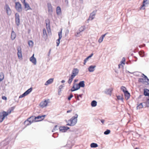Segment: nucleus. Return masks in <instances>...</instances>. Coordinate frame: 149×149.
Returning <instances> with one entry per match:
<instances>
[{
  "instance_id": "18",
  "label": "nucleus",
  "mask_w": 149,
  "mask_h": 149,
  "mask_svg": "<svg viewBox=\"0 0 149 149\" xmlns=\"http://www.w3.org/2000/svg\"><path fill=\"white\" fill-rule=\"evenodd\" d=\"M30 61L33 63L34 64H36V58L34 57V54H33L32 56L30 58Z\"/></svg>"
},
{
  "instance_id": "53",
  "label": "nucleus",
  "mask_w": 149,
  "mask_h": 149,
  "mask_svg": "<svg viewBox=\"0 0 149 149\" xmlns=\"http://www.w3.org/2000/svg\"><path fill=\"white\" fill-rule=\"evenodd\" d=\"M69 31L68 29H67L65 31V36H66L68 35L69 33Z\"/></svg>"
},
{
  "instance_id": "42",
  "label": "nucleus",
  "mask_w": 149,
  "mask_h": 149,
  "mask_svg": "<svg viewBox=\"0 0 149 149\" xmlns=\"http://www.w3.org/2000/svg\"><path fill=\"white\" fill-rule=\"evenodd\" d=\"M142 77L146 79H147V81H148V82H149V79L147 77L144 75L143 74H142Z\"/></svg>"
},
{
  "instance_id": "11",
  "label": "nucleus",
  "mask_w": 149,
  "mask_h": 149,
  "mask_svg": "<svg viewBox=\"0 0 149 149\" xmlns=\"http://www.w3.org/2000/svg\"><path fill=\"white\" fill-rule=\"evenodd\" d=\"M47 7L48 8V11L50 15H52L53 12L52 7L51 4L49 3H47Z\"/></svg>"
},
{
  "instance_id": "46",
  "label": "nucleus",
  "mask_w": 149,
  "mask_h": 149,
  "mask_svg": "<svg viewBox=\"0 0 149 149\" xmlns=\"http://www.w3.org/2000/svg\"><path fill=\"white\" fill-rule=\"evenodd\" d=\"M17 54L19 58H22V52L17 53Z\"/></svg>"
},
{
  "instance_id": "43",
  "label": "nucleus",
  "mask_w": 149,
  "mask_h": 149,
  "mask_svg": "<svg viewBox=\"0 0 149 149\" xmlns=\"http://www.w3.org/2000/svg\"><path fill=\"white\" fill-rule=\"evenodd\" d=\"M93 53L91 54L89 56H88L85 59V60L86 61H87L88 60L89 58L92 57V56L93 55Z\"/></svg>"
},
{
  "instance_id": "9",
  "label": "nucleus",
  "mask_w": 149,
  "mask_h": 149,
  "mask_svg": "<svg viewBox=\"0 0 149 149\" xmlns=\"http://www.w3.org/2000/svg\"><path fill=\"white\" fill-rule=\"evenodd\" d=\"M138 82H141L147 85H149L148 81H147V79L143 78H140L139 79Z\"/></svg>"
},
{
  "instance_id": "59",
  "label": "nucleus",
  "mask_w": 149,
  "mask_h": 149,
  "mask_svg": "<svg viewBox=\"0 0 149 149\" xmlns=\"http://www.w3.org/2000/svg\"><path fill=\"white\" fill-rule=\"evenodd\" d=\"M107 34V33H106L105 34H103V35H102L101 36V37L103 38H104V37L105 36H106V35Z\"/></svg>"
},
{
  "instance_id": "26",
  "label": "nucleus",
  "mask_w": 149,
  "mask_h": 149,
  "mask_svg": "<svg viewBox=\"0 0 149 149\" xmlns=\"http://www.w3.org/2000/svg\"><path fill=\"white\" fill-rule=\"evenodd\" d=\"M95 14L94 11L91 13L89 17V19H91V20H93L94 18Z\"/></svg>"
},
{
  "instance_id": "31",
  "label": "nucleus",
  "mask_w": 149,
  "mask_h": 149,
  "mask_svg": "<svg viewBox=\"0 0 149 149\" xmlns=\"http://www.w3.org/2000/svg\"><path fill=\"white\" fill-rule=\"evenodd\" d=\"M90 146L91 148H95L98 147V145L96 143H93L91 144Z\"/></svg>"
},
{
  "instance_id": "10",
  "label": "nucleus",
  "mask_w": 149,
  "mask_h": 149,
  "mask_svg": "<svg viewBox=\"0 0 149 149\" xmlns=\"http://www.w3.org/2000/svg\"><path fill=\"white\" fill-rule=\"evenodd\" d=\"M46 115H43L42 116H38L35 118L36 120V122L38 121H40L44 119L45 117L46 116Z\"/></svg>"
},
{
  "instance_id": "56",
  "label": "nucleus",
  "mask_w": 149,
  "mask_h": 149,
  "mask_svg": "<svg viewBox=\"0 0 149 149\" xmlns=\"http://www.w3.org/2000/svg\"><path fill=\"white\" fill-rule=\"evenodd\" d=\"M64 86L63 85H61L59 87V89H60V91H61V89Z\"/></svg>"
},
{
  "instance_id": "28",
  "label": "nucleus",
  "mask_w": 149,
  "mask_h": 149,
  "mask_svg": "<svg viewBox=\"0 0 149 149\" xmlns=\"http://www.w3.org/2000/svg\"><path fill=\"white\" fill-rule=\"evenodd\" d=\"M136 107L137 109H140L143 108V103H141L139 104H137Z\"/></svg>"
},
{
  "instance_id": "17",
  "label": "nucleus",
  "mask_w": 149,
  "mask_h": 149,
  "mask_svg": "<svg viewBox=\"0 0 149 149\" xmlns=\"http://www.w3.org/2000/svg\"><path fill=\"white\" fill-rule=\"evenodd\" d=\"M16 34L15 32L14 31L13 28H12L10 37L12 40H14L16 38Z\"/></svg>"
},
{
  "instance_id": "14",
  "label": "nucleus",
  "mask_w": 149,
  "mask_h": 149,
  "mask_svg": "<svg viewBox=\"0 0 149 149\" xmlns=\"http://www.w3.org/2000/svg\"><path fill=\"white\" fill-rule=\"evenodd\" d=\"M70 129L69 127L67 126H61L59 128V131L62 132H64Z\"/></svg>"
},
{
  "instance_id": "33",
  "label": "nucleus",
  "mask_w": 149,
  "mask_h": 149,
  "mask_svg": "<svg viewBox=\"0 0 149 149\" xmlns=\"http://www.w3.org/2000/svg\"><path fill=\"white\" fill-rule=\"evenodd\" d=\"M74 78V77L71 75V76L69 77V79L68 81V83L69 84H71L72 81L73 80V79Z\"/></svg>"
},
{
  "instance_id": "50",
  "label": "nucleus",
  "mask_w": 149,
  "mask_h": 149,
  "mask_svg": "<svg viewBox=\"0 0 149 149\" xmlns=\"http://www.w3.org/2000/svg\"><path fill=\"white\" fill-rule=\"evenodd\" d=\"M43 33L44 35H47L46 30L45 29H43Z\"/></svg>"
},
{
  "instance_id": "49",
  "label": "nucleus",
  "mask_w": 149,
  "mask_h": 149,
  "mask_svg": "<svg viewBox=\"0 0 149 149\" xmlns=\"http://www.w3.org/2000/svg\"><path fill=\"white\" fill-rule=\"evenodd\" d=\"M103 38L101 36L100 38L98 40V42L99 43H101L103 41Z\"/></svg>"
},
{
  "instance_id": "48",
  "label": "nucleus",
  "mask_w": 149,
  "mask_h": 149,
  "mask_svg": "<svg viewBox=\"0 0 149 149\" xmlns=\"http://www.w3.org/2000/svg\"><path fill=\"white\" fill-rule=\"evenodd\" d=\"M74 96L75 97V98L77 99V100H79V97L78 96V94H75Z\"/></svg>"
},
{
  "instance_id": "55",
  "label": "nucleus",
  "mask_w": 149,
  "mask_h": 149,
  "mask_svg": "<svg viewBox=\"0 0 149 149\" xmlns=\"http://www.w3.org/2000/svg\"><path fill=\"white\" fill-rule=\"evenodd\" d=\"M57 126H57V125H55V126H54V128L53 129V130H52V132H55V130H56V128H57Z\"/></svg>"
},
{
  "instance_id": "52",
  "label": "nucleus",
  "mask_w": 149,
  "mask_h": 149,
  "mask_svg": "<svg viewBox=\"0 0 149 149\" xmlns=\"http://www.w3.org/2000/svg\"><path fill=\"white\" fill-rule=\"evenodd\" d=\"M8 140V138L6 139H5V141H3L4 142H5V141H7V143H4L5 145H7L8 144H9V142H8L9 140Z\"/></svg>"
},
{
  "instance_id": "30",
  "label": "nucleus",
  "mask_w": 149,
  "mask_h": 149,
  "mask_svg": "<svg viewBox=\"0 0 149 149\" xmlns=\"http://www.w3.org/2000/svg\"><path fill=\"white\" fill-rule=\"evenodd\" d=\"M97 104V102L95 100H93L91 102V105L92 107H95Z\"/></svg>"
},
{
  "instance_id": "47",
  "label": "nucleus",
  "mask_w": 149,
  "mask_h": 149,
  "mask_svg": "<svg viewBox=\"0 0 149 149\" xmlns=\"http://www.w3.org/2000/svg\"><path fill=\"white\" fill-rule=\"evenodd\" d=\"M125 58L124 57H123L122 58V60L121 61L120 63L121 64H125Z\"/></svg>"
},
{
  "instance_id": "60",
  "label": "nucleus",
  "mask_w": 149,
  "mask_h": 149,
  "mask_svg": "<svg viewBox=\"0 0 149 149\" xmlns=\"http://www.w3.org/2000/svg\"><path fill=\"white\" fill-rule=\"evenodd\" d=\"M136 136H138V137H139L140 136V135L139 134L137 133H136Z\"/></svg>"
},
{
  "instance_id": "5",
  "label": "nucleus",
  "mask_w": 149,
  "mask_h": 149,
  "mask_svg": "<svg viewBox=\"0 0 149 149\" xmlns=\"http://www.w3.org/2000/svg\"><path fill=\"white\" fill-rule=\"evenodd\" d=\"M79 87V86L78 84H73V86L70 90L71 91V92H73L78 90L80 88V87Z\"/></svg>"
},
{
  "instance_id": "45",
  "label": "nucleus",
  "mask_w": 149,
  "mask_h": 149,
  "mask_svg": "<svg viewBox=\"0 0 149 149\" xmlns=\"http://www.w3.org/2000/svg\"><path fill=\"white\" fill-rule=\"evenodd\" d=\"M73 97V95L72 93L70 94L69 96L68 97V100H70L71 98Z\"/></svg>"
},
{
  "instance_id": "62",
  "label": "nucleus",
  "mask_w": 149,
  "mask_h": 149,
  "mask_svg": "<svg viewBox=\"0 0 149 149\" xmlns=\"http://www.w3.org/2000/svg\"><path fill=\"white\" fill-rule=\"evenodd\" d=\"M82 95L83 94H81L79 95H78V96L79 97H80L81 98H82Z\"/></svg>"
},
{
  "instance_id": "25",
  "label": "nucleus",
  "mask_w": 149,
  "mask_h": 149,
  "mask_svg": "<svg viewBox=\"0 0 149 149\" xmlns=\"http://www.w3.org/2000/svg\"><path fill=\"white\" fill-rule=\"evenodd\" d=\"M149 90L147 89H144V95L145 96H149Z\"/></svg>"
},
{
  "instance_id": "44",
  "label": "nucleus",
  "mask_w": 149,
  "mask_h": 149,
  "mask_svg": "<svg viewBox=\"0 0 149 149\" xmlns=\"http://www.w3.org/2000/svg\"><path fill=\"white\" fill-rule=\"evenodd\" d=\"M143 103L146 104L147 107H149V99H148L146 102H143Z\"/></svg>"
},
{
  "instance_id": "23",
  "label": "nucleus",
  "mask_w": 149,
  "mask_h": 149,
  "mask_svg": "<svg viewBox=\"0 0 149 149\" xmlns=\"http://www.w3.org/2000/svg\"><path fill=\"white\" fill-rule=\"evenodd\" d=\"M53 78H50L45 83V85H47L48 84H50L53 82Z\"/></svg>"
},
{
  "instance_id": "21",
  "label": "nucleus",
  "mask_w": 149,
  "mask_h": 149,
  "mask_svg": "<svg viewBox=\"0 0 149 149\" xmlns=\"http://www.w3.org/2000/svg\"><path fill=\"white\" fill-rule=\"evenodd\" d=\"M124 93L125 99L126 100H128L130 97V93L127 91H126V92H125Z\"/></svg>"
},
{
  "instance_id": "12",
  "label": "nucleus",
  "mask_w": 149,
  "mask_h": 149,
  "mask_svg": "<svg viewBox=\"0 0 149 149\" xmlns=\"http://www.w3.org/2000/svg\"><path fill=\"white\" fill-rule=\"evenodd\" d=\"M62 30L61 29L60 32H59L58 33V38L56 40V46H58L59 45V44L60 43V40L62 37Z\"/></svg>"
},
{
  "instance_id": "13",
  "label": "nucleus",
  "mask_w": 149,
  "mask_h": 149,
  "mask_svg": "<svg viewBox=\"0 0 149 149\" xmlns=\"http://www.w3.org/2000/svg\"><path fill=\"white\" fill-rule=\"evenodd\" d=\"M48 103V101L45 100L44 101L41 102L39 104V106L43 108L47 105Z\"/></svg>"
},
{
  "instance_id": "36",
  "label": "nucleus",
  "mask_w": 149,
  "mask_h": 149,
  "mask_svg": "<svg viewBox=\"0 0 149 149\" xmlns=\"http://www.w3.org/2000/svg\"><path fill=\"white\" fill-rule=\"evenodd\" d=\"M117 97L118 100H120L122 102H123V96L118 95L117 96Z\"/></svg>"
},
{
  "instance_id": "35",
  "label": "nucleus",
  "mask_w": 149,
  "mask_h": 149,
  "mask_svg": "<svg viewBox=\"0 0 149 149\" xmlns=\"http://www.w3.org/2000/svg\"><path fill=\"white\" fill-rule=\"evenodd\" d=\"M85 26H83L80 27L79 29V31L81 32L83 31L85 29Z\"/></svg>"
},
{
  "instance_id": "2",
  "label": "nucleus",
  "mask_w": 149,
  "mask_h": 149,
  "mask_svg": "<svg viewBox=\"0 0 149 149\" xmlns=\"http://www.w3.org/2000/svg\"><path fill=\"white\" fill-rule=\"evenodd\" d=\"M78 117V115L77 114H76L74 116H72L70 120H69L68 121H66V122L71 123L74 126L77 123Z\"/></svg>"
},
{
  "instance_id": "41",
  "label": "nucleus",
  "mask_w": 149,
  "mask_h": 149,
  "mask_svg": "<svg viewBox=\"0 0 149 149\" xmlns=\"http://www.w3.org/2000/svg\"><path fill=\"white\" fill-rule=\"evenodd\" d=\"M29 45V46H32L33 45V43L32 41L30 40L28 42Z\"/></svg>"
},
{
  "instance_id": "37",
  "label": "nucleus",
  "mask_w": 149,
  "mask_h": 149,
  "mask_svg": "<svg viewBox=\"0 0 149 149\" xmlns=\"http://www.w3.org/2000/svg\"><path fill=\"white\" fill-rule=\"evenodd\" d=\"M120 89L124 93H125V92H126V91H127L126 90V88H125V87L123 86H121V87Z\"/></svg>"
},
{
  "instance_id": "16",
  "label": "nucleus",
  "mask_w": 149,
  "mask_h": 149,
  "mask_svg": "<svg viewBox=\"0 0 149 149\" xmlns=\"http://www.w3.org/2000/svg\"><path fill=\"white\" fill-rule=\"evenodd\" d=\"M149 4V2L148 1V0H143V4L140 7V9H142L143 10H144L145 9V8L144 7V6H145V4Z\"/></svg>"
},
{
  "instance_id": "54",
  "label": "nucleus",
  "mask_w": 149,
  "mask_h": 149,
  "mask_svg": "<svg viewBox=\"0 0 149 149\" xmlns=\"http://www.w3.org/2000/svg\"><path fill=\"white\" fill-rule=\"evenodd\" d=\"M58 134L57 133H54L53 135V136L54 137H57L58 136Z\"/></svg>"
},
{
  "instance_id": "27",
  "label": "nucleus",
  "mask_w": 149,
  "mask_h": 149,
  "mask_svg": "<svg viewBox=\"0 0 149 149\" xmlns=\"http://www.w3.org/2000/svg\"><path fill=\"white\" fill-rule=\"evenodd\" d=\"M78 84L79 86V87L80 88V87H84L85 86L84 81H80Z\"/></svg>"
},
{
  "instance_id": "40",
  "label": "nucleus",
  "mask_w": 149,
  "mask_h": 149,
  "mask_svg": "<svg viewBox=\"0 0 149 149\" xmlns=\"http://www.w3.org/2000/svg\"><path fill=\"white\" fill-rule=\"evenodd\" d=\"M17 53L22 52L21 48L20 46H18L17 47Z\"/></svg>"
},
{
  "instance_id": "32",
  "label": "nucleus",
  "mask_w": 149,
  "mask_h": 149,
  "mask_svg": "<svg viewBox=\"0 0 149 149\" xmlns=\"http://www.w3.org/2000/svg\"><path fill=\"white\" fill-rule=\"evenodd\" d=\"M4 78V74L2 72L0 73V82L2 81Z\"/></svg>"
},
{
  "instance_id": "38",
  "label": "nucleus",
  "mask_w": 149,
  "mask_h": 149,
  "mask_svg": "<svg viewBox=\"0 0 149 149\" xmlns=\"http://www.w3.org/2000/svg\"><path fill=\"white\" fill-rule=\"evenodd\" d=\"M75 36L76 37H79L80 36L82 35V34L81 33V32L79 31V32H77L75 33Z\"/></svg>"
},
{
  "instance_id": "7",
  "label": "nucleus",
  "mask_w": 149,
  "mask_h": 149,
  "mask_svg": "<svg viewBox=\"0 0 149 149\" xmlns=\"http://www.w3.org/2000/svg\"><path fill=\"white\" fill-rule=\"evenodd\" d=\"M15 22L17 25L18 26L19 25L20 19L19 15L18 13H17L15 14Z\"/></svg>"
},
{
  "instance_id": "58",
  "label": "nucleus",
  "mask_w": 149,
  "mask_h": 149,
  "mask_svg": "<svg viewBox=\"0 0 149 149\" xmlns=\"http://www.w3.org/2000/svg\"><path fill=\"white\" fill-rule=\"evenodd\" d=\"M66 125H68V126H73L71 123H68V124H66Z\"/></svg>"
},
{
  "instance_id": "1",
  "label": "nucleus",
  "mask_w": 149,
  "mask_h": 149,
  "mask_svg": "<svg viewBox=\"0 0 149 149\" xmlns=\"http://www.w3.org/2000/svg\"><path fill=\"white\" fill-rule=\"evenodd\" d=\"M36 116H32L29 117L28 119L25 121L24 122V124L26 125H31L32 123L34 122H36V120L35 118Z\"/></svg>"
},
{
  "instance_id": "3",
  "label": "nucleus",
  "mask_w": 149,
  "mask_h": 149,
  "mask_svg": "<svg viewBox=\"0 0 149 149\" xmlns=\"http://www.w3.org/2000/svg\"><path fill=\"white\" fill-rule=\"evenodd\" d=\"M11 110L8 111V112L3 111L0 113V123H1L4 120L5 117L10 113Z\"/></svg>"
},
{
  "instance_id": "34",
  "label": "nucleus",
  "mask_w": 149,
  "mask_h": 149,
  "mask_svg": "<svg viewBox=\"0 0 149 149\" xmlns=\"http://www.w3.org/2000/svg\"><path fill=\"white\" fill-rule=\"evenodd\" d=\"M139 54L141 57H143L144 56V52L143 51H140L139 52Z\"/></svg>"
},
{
  "instance_id": "15",
  "label": "nucleus",
  "mask_w": 149,
  "mask_h": 149,
  "mask_svg": "<svg viewBox=\"0 0 149 149\" xmlns=\"http://www.w3.org/2000/svg\"><path fill=\"white\" fill-rule=\"evenodd\" d=\"M79 72V70L77 68H74L72 72V74L71 75L73 77H74L77 75Z\"/></svg>"
},
{
  "instance_id": "63",
  "label": "nucleus",
  "mask_w": 149,
  "mask_h": 149,
  "mask_svg": "<svg viewBox=\"0 0 149 149\" xmlns=\"http://www.w3.org/2000/svg\"><path fill=\"white\" fill-rule=\"evenodd\" d=\"M72 111V110H69L67 111V113H69L71 112Z\"/></svg>"
},
{
  "instance_id": "29",
  "label": "nucleus",
  "mask_w": 149,
  "mask_h": 149,
  "mask_svg": "<svg viewBox=\"0 0 149 149\" xmlns=\"http://www.w3.org/2000/svg\"><path fill=\"white\" fill-rule=\"evenodd\" d=\"M32 88L31 87L29 89L26 91L24 93L26 95L29 94L32 91Z\"/></svg>"
},
{
  "instance_id": "39",
  "label": "nucleus",
  "mask_w": 149,
  "mask_h": 149,
  "mask_svg": "<svg viewBox=\"0 0 149 149\" xmlns=\"http://www.w3.org/2000/svg\"><path fill=\"white\" fill-rule=\"evenodd\" d=\"M110 132V130H107L104 132V134L105 135H107Z\"/></svg>"
},
{
  "instance_id": "57",
  "label": "nucleus",
  "mask_w": 149,
  "mask_h": 149,
  "mask_svg": "<svg viewBox=\"0 0 149 149\" xmlns=\"http://www.w3.org/2000/svg\"><path fill=\"white\" fill-rule=\"evenodd\" d=\"M2 99L3 100H6L7 97L5 96H2Z\"/></svg>"
},
{
  "instance_id": "24",
  "label": "nucleus",
  "mask_w": 149,
  "mask_h": 149,
  "mask_svg": "<svg viewBox=\"0 0 149 149\" xmlns=\"http://www.w3.org/2000/svg\"><path fill=\"white\" fill-rule=\"evenodd\" d=\"M56 14L58 15H59L61 14V10L59 6H57L56 10Z\"/></svg>"
},
{
  "instance_id": "61",
  "label": "nucleus",
  "mask_w": 149,
  "mask_h": 149,
  "mask_svg": "<svg viewBox=\"0 0 149 149\" xmlns=\"http://www.w3.org/2000/svg\"><path fill=\"white\" fill-rule=\"evenodd\" d=\"M78 81V79H75L74 80V83L73 84L75 83L76 82H77Z\"/></svg>"
},
{
  "instance_id": "6",
  "label": "nucleus",
  "mask_w": 149,
  "mask_h": 149,
  "mask_svg": "<svg viewBox=\"0 0 149 149\" xmlns=\"http://www.w3.org/2000/svg\"><path fill=\"white\" fill-rule=\"evenodd\" d=\"M4 9L6 10L7 14L8 15H10L11 14V11L9 6L7 4H6L5 5L4 7Z\"/></svg>"
},
{
  "instance_id": "51",
  "label": "nucleus",
  "mask_w": 149,
  "mask_h": 149,
  "mask_svg": "<svg viewBox=\"0 0 149 149\" xmlns=\"http://www.w3.org/2000/svg\"><path fill=\"white\" fill-rule=\"evenodd\" d=\"M26 96V94H25V93H24L23 94H22V95H20L19 97V98H22L25 96Z\"/></svg>"
},
{
  "instance_id": "4",
  "label": "nucleus",
  "mask_w": 149,
  "mask_h": 149,
  "mask_svg": "<svg viewBox=\"0 0 149 149\" xmlns=\"http://www.w3.org/2000/svg\"><path fill=\"white\" fill-rule=\"evenodd\" d=\"M15 8L17 11L18 12H21L22 9L21 4L19 2L15 3Z\"/></svg>"
},
{
  "instance_id": "8",
  "label": "nucleus",
  "mask_w": 149,
  "mask_h": 149,
  "mask_svg": "<svg viewBox=\"0 0 149 149\" xmlns=\"http://www.w3.org/2000/svg\"><path fill=\"white\" fill-rule=\"evenodd\" d=\"M113 90L112 88H110L106 89L104 91V93L106 94L109 95L110 96L111 95V93Z\"/></svg>"
},
{
  "instance_id": "22",
  "label": "nucleus",
  "mask_w": 149,
  "mask_h": 149,
  "mask_svg": "<svg viewBox=\"0 0 149 149\" xmlns=\"http://www.w3.org/2000/svg\"><path fill=\"white\" fill-rule=\"evenodd\" d=\"M96 67L95 65H91L88 68V70L90 72H93L94 70V68Z\"/></svg>"
},
{
  "instance_id": "20",
  "label": "nucleus",
  "mask_w": 149,
  "mask_h": 149,
  "mask_svg": "<svg viewBox=\"0 0 149 149\" xmlns=\"http://www.w3.org/2000/svg\"><path fill=\"white\" fill-rule=\"evenodd\" d=\"M23 3L24 5V7L25 8H27V10L31 9V8L30 7L29 4L26 2L25 0H24Z\"/></svg>"
},
{
  "instance_id": "64",
  "label": "nucleus",
  "mask_w": 149,
  "mask_h": 149,
  "mask_svg": "<svg viewBox=\"0 0 149 149\" xmlns=\"http://www.w3.org/2000/svg\"><path fill=\"white\" fill-rule=\"evenodd\" d=\"M100 121L102 123H103L104 122V120L102 119L100 120Z\"/></svg>"
},
{
  "instance_id": "19",
  "label": "nucleus",
  "mask_w": 149,
  "mask_h": 149,
  "mask_svg": "<svg viewBox=\"0 0 149 149\" xmlns=\"http://www.w3.org/2000/svg\"><path fill=\"white\" fill-rule=\"evenodd\" d=\"M46 28L47 31L49 32V31H50V28L49 19L46 20Z\"/></svg>"
}]
</instances>
